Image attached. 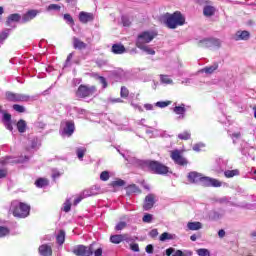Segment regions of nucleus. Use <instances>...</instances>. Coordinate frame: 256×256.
Masks as SVG:
<instances>
[{"label":"nucleus","mask_w":256,"mask_h":256,"mask_svg":"<svg viewBox=\"0 0 256 256\" xmlns=\"http://www.w3.org/2000/svg\"><path fill=\"white\" fill-rule=\"evenodd\" d=\"M126 191L128 195H133V193H141V190H139V187L137 185L132 184L126 188Z\"/></svg>","instance_id":"7c9ffc66"},{"label":"nucleus","mask_w":256,"mask_h":256,"mask_svg":"<svg viewBox=\"0 0 256 256\" xmlns=\"http://www.w3.org/2000/svg\"><path fill=\"white\" fill-rule=\"evenodd\" d=\"M215 7L213 6H206L204 7L203 13L205 15V17H213V15H215Z\"/></svg>","instance_id":"cd10ccee"},{"label":"nucleus","mask_w":256,"mask_h":256,"mask_svg":"<svg viewBox=\"0 0 256 256\" xmlns=\"http://www.w3.org/2000/svg\"><path fill=\"white\" fill-rule=\"evenodd\" d=\"M146 253H153V245L149 244L146 246Z\"/></svg>","instance_id":"338daca9"},{"label":"nucleus","mask_w":256,"mask_h":256,"mask_svg":"<svg viewBox=\"0 0 256 256\" xmlns=\"http://www.w3.org/2000/svg\"><path fill=\"white\" fill-rule=\"evenodd\" d=\"M170 157L174 161V163H176V165L185 166L188 163L187 159H185V157L181 155V151L179 150L171 151Z\"/></svg>","instance_id":"1a4fd4ad"},{"label":"nucleus","mask_w":256,"mask_h":256,"mask_svg":"<svg viewBox=\"0 0 256 256\" xmlns=\"http://www.w3.org/2000/svg\"><path fill=\"white\" fill-rule=\"evenodd\" d=\"M120 95L121 97H124V98L129 97V90L127 89V87L123 86L121 88Z\"/></svg>","instance_id":"de8ad7c7"},{"label":"nucleus","mask_w":256,"mask_h":256,"mask_svg":"<svg viewBox=\"0 0 256 256\" xmlns=\"http://www.w3.org/2000/svg\"><path fill=\"white\" fill-rule=\"evenodd\" d=\"M172 256H193V252L177 250Z\"/></svg>","instance_id":"4c0bfd02"},{"label":"nucleus","mask_w":256,"mask_h":256,"mask_svg":"<svg viewBox=\"0 0 256 256\" xmlns=\"http://www.w3.org/2000/svg\"><path fill=\"white\" fill-rule=\"evenodd\" d=\"M155 37H157V33H155V31H144L140 33L136 40V47L151 43V41H153Z\"/></svg>","instance_id":"39448f33"},{"label":"nucleus","mask_w":256,"mask_h":256,"mask_svg":"<svg viewBox=\"0 0 256 256\" xmlns=\"http://www.w3.org/2000/svg\"><path fill=\"white\" fill-rule=\"evenodd\" d=\"M79 21L80 23H89L91 21H93V19H95V16L93 15V13H89V12H85L82 11L79 13Z\"/></svg>","instance_id":"f8f14e48"},{"label":"nucleus","mask_w":256,"mask_h":256,"mask_svg":"<svg viewBox=\"0 0 256 256\" xmlns=\"http://www.w3.org/2000/svg\"><path fill=\"white\" fill-rule=\"evenodd\" d=\"M130 248L132 251H135L136 253H139V244H131Z\"/></svg>","instance_id":"6e6d98bb"},{"label":"nucleus","mask_w":256,"mask_h":256,"mask_svg":"<svg viewBox=\"0 0 256 256\" xmlns=\"http://www.w3.org/2000/svg\"><path fill=\"white\" fill-rule=\"evenodd\" d=\"M175 239V234H170L169 232H164L160 235V241H171Z\"/></svg>","instance_id":"c85d7f7f"},{"label":"nucleus","mask_w":256,"mask_h":256,"mask_svg":"<svg viewBox=\"0 0 256 256\" xmlns=\"http://www.w3.org/2000/svg\"><path fill=\"white\" fill-rule=\"evenodd\" d=\"M142 167H147L154 173H157L158 175H167L169 173V167L157 162V161H151V160H144L141 161Z\"/></svg>","instance_id":"20e7f679"},{"label":"nucleus","mask_w":256,"mask_h":256,"mask_svg":"<svg viewBox=\"0 0 256 256\" xmlns=\"http://www.w3.org/2000/svg\"><path fill=\"white\" fill-rule=\"evenodd\" d=\"M223 215H225L224 211H221V212L212 211L209 214V219H211L212 221H217V220L221 219V217H223Z\"/></svg>","instance_id":"bb28decb"},{"label":"nucleus","mask_w":256,"mask_h":256,"mask_svg":"<svg viewBox=\"0 0 256 256\" xmlns=\"http://www.w3.org/2000/svg\"><path fill=\"white\" fill-rule=\"evenodd\" d=\"M17 129L19 133H25L27 130V122H25V120H19L17 123Z\"/></svg>","instance_id":"c756f323"},{"label":"nucleus","mask_w":256,"mask_h":256,"mask_svg":"<svg viewBox=\"0 0 256 256\" xmlns=\"http://www.w3.org/2000/svg\"><path fill=\"white\" fill-rule=\"evenodd\" d=\"M144 108L146 109V111H153V109H155V105H153V104H144Z\"/></svg>","instance_id":"13d9d810"},{"label":"nucleus","mask_w":256,"mask_h":256,"mask_svg":"<svg viewBox=\"0 0 256 256\" xmlns=\"http://www.w3.org/2000/svg\"><path fill=\"white\" fill-rule=\"evenodd\" d=\"M125 227H127V223H125V222H119V223L116 225L115 229H116V231H123V229H125Z\"/></svg>","instance_id":"8fccbe9b"},{"label":"nucleus","mask_w":256,"mask_h":256,"mask_svg":"<svg viewBox=\"0 0 256 256\" xmlns=\"http://www.w3.org/2000/svg\"><path fill=\"white\" fill-rule=\"evenodd\" d=\"M162 22L168 29H177V27H181L185 23V16L179 11L172 14L166 13L162 16Z\"/></svg>","instance_id":"f03ea898"},{"label":"nucleus","mask_w":256,"mask_h":256,"mask_svg":"<svg viewBox=\"0 0 256 256\" xmlns=\"http://www.w3.org/2000/svg\"><path fill=\"white\" fill-rule=\"evenodd\" d=\"M153 205H155V195L148 194L144 200L143 209L149 211V209H153Z\"/></svg>","instance_id":"9b49d317"},{"label":"nucleus","mask_w":256,"mask_h":256,"mask_svg":"<svg viewBox=\"0 0 256 256\" xmlns=\"http://www.w3.org/2000/svg\"><path fill=\"white\" fill-rule=\"evenodd\" d=\"M103 255V249L98 248L95 252H94V256H102Z\"/></svg>","instance_id":"69168bd1"},{"label":"nucleus","mask_w":256,"mask_h":256,"mask_svg":"<svg viewBox=\"0 0 256 256\" xmlns=\"http://www.w3.org/2000/svg\"><path fill=\"white\" fill-rule=\"evenodd\" d=\"M73 47L74 49H85L87 47V44L85 42L81 41L77 37L73 38Z\"/></svg>","instance_id":"393cba45"},{"label":"nucleus","mask_w":256,"mask_h":256,"mask_svg":"<svg viewBox=\"0 0 256 256\" xmlns=\"http://www.w3.org/2000/svg\"><path fill=\"white\" fill-rule=\"evenodd\" d=\"M19 19H21V16L19 14H11L10 16H8L6 25H8V27H13V23H18Z\"/></svg>","instance_id":"a211bd4d"},{"label":"nucleus","mask_w":256,"mask_h":256,"mask_svg":"<svg viewBox=\"0 0 256 256\" xmlns=\"http://www.w3.org/2000/svg\"><path fill=\"white\" fill-rule=\"evenodd\" d=\"M217 69H219V64L214 63L211 66H207V67L203 68L202 73H206L207 75H211L212 73H215V71H217Z\"/></svg>","instance_id":"5701e85b"},{"label":"nucleus","mask_w":256,"mask_h":256,"mask_svg":"<svg viewBox=\"0 0 256 256\" xmlns=\"http://www.w3.org/2000/svg\"><path fill=\"white\" fill-rule=\"evenodd\" d=\"M187 227L189 231H199V229H203V224L201 222H188Z\"/></svg>","instance_id":"412c9836"},{"label":"nucleus","mask_w":256,"mask_h":256,"mask_svg":"<svg viewBox=\"0 0 256 256\" xmlns=\"http://www.w3.org/2000/svg\"><path fill=\"white\" fill-rule=\"evenodd\" d=\"M112 53L115 55H123V53H125V46L121 44H114L112 46Z\"/></svg>","instance_id":"4be33fe9"},{"label":"nucleus","mask_w":256,"mask_h":256,"mask_svg":"<svg viewBox=\"0 0 256 256\" xmlns=\"http://www.w3.org/2000/svg\"><path fill=\"white\" fill-rule=\"evenodd\" d=\"M63 211H65V213H69V211H71V200L67 199L64 204H63Z\"/></svg>","instance_id":"a19ab883"},{"label":"nucleus","mask_w":256,"mask_h":256,"mask_svg":"<svg viewBox=\"0 0 256 256\" xmlns=\"http://www.w3.org/2000/svg\"><path fill=\"white\" fill-rule=\"evenodd\" d=\"M3 121L6 129H8V131H13V126L11 125V114L5 113L3 115Z\"/></svg>","instance_id":"b1692460"},{"label":"nucleus","mask_w":256,"mask_h":256,"mask_svg":"<svg viewBox=\"0 0 256 256\" xmlns=\"http://www.w3.org/2000/svg\"><path fill=\"white\" fill-rule=\"evenodd\" d=\"M13 109L17 111V113H25V108L22 105L14 104Z\"/></svg>","instance_id":"a18cd8bd"},{"label":"nucleus","mask_w":256,"mask_h":256,"mask_svg":"<svg viewBox=\"0 0 256 256\" xmlns=\"http://www.w3.org/2000/svg\"><path fill=\"white\" fill-rule=\"evenodd\" d=\"M224 175L228 179H231V177H237V175H239V170H237V169H235V170H226L224 172Z\"/></svg>","instance_id":"2f4dec72"},{"label":"nucleus","mask_w":256,"mask_h":256,"mask_svg":"<svg viewBox=\"0 0 256 256\" xmlns=\"http://www.w3.org/2000/svg\"><path fill=\"white\" fill-rule=\"evenodd\" d=\"M125 185V181L121 179H116L112 182V187H123Z\"/></svg>","instance_id":"79ce46f5"},{"label":"nucleus","mask_w":256,"mask_h":256,"mask_svg":"<svg viewBox=\"0 0 256 256\" xmlns=\"http://www.w3.org/2000/svg\"><path fill=\"white\" fill-rule=\"evenodd\" d=\"M199 43L200 47H213L214 45H220L219 40L213 38L201 40Z\"/></svg>","instance_id":"2eb2a0df"},{"label":"nucleus","mask_w":256,"mask_h":256,"mask_svg":"<svg viewBox=\"0 0 256 256\" xmlns=\"http://www.w3.org/2000/svg\"><path fill=\"white\" fill-rule=\"evenodd\" d=\"M235 41H247L249 39V32L247 31H238L234 36Z\"/></svg>","instance_id":"f3484780"},{"label":"nucleus","mask_w":256,"mask_h":256,"mask_svg":"<svg viewBox=\"0 0 256 256\" xmlns=\"http://www.w3.org/2000/svg\"><path fill=\"white\" fill-rule=\"evenodd\" d=\"M73 253L77 256H91L93 255V249H91V247L80 245L74 248Z\"/></svg>","instance_id":"9d476101"},{"label":"nucleus","mask_w":256,"mask_h":256,"mask_svg":"<svg viewBox=\"0 0 256 256\" xmlns=\"http://www.w3.org/2000/svg\"><path fill=\"white\" fill-rule=\"evenodd\" d=\"M137 48L146 53V55H155V50L147 44L137 46Z\"/></svg>","instance_id":"aec40b11"},{"label":"nucleus","mask_w":256,"mask_h":256,"mask_svg":"<svg viewBox=\"0 0 256 256\" xmlns=\"http://www.w3.org/2000/svg\"><path fill=\"white\" fill-rule=\"evenodd\" d=\"M188 181L202 187H221L223 183L215 178L204 176L199 172H190L188 174Z\"/></svg>","instance_id":"f257e3e1"},{"label":"nucleus","mask_w":256,"mask_h":256,"mask_svg":"<svg viewBox=\"0 0 256 256\" xmlns=\"http://www.w3.org/2000/svg\"><path fill=\"white\" fill-rule=\"evenodd\" d=\"M71 59H73V53H70L66 59L65 67H68L69 63H71Z\"/></svg>","instance_id":"e2e57ef3"},{"label":"nucleus","mask_w":256,"mask_h":256,"mask_svg":"<svg viewBox=\"0 0 256 256\" xmlns=\"http://www.w3.org/2000/svg\"><path fill=\"white\" fill-rule=\"evenodd\" d=\"M171 101H160L155 103V107H160V109H165V107H169Z\"/></svg>","instance_id":"58836bf2"},{"label":"nucleus","mask_w":256,"mask_h":256,"mask_svg":"<svg viewBox=\"0 0 256 256\" xmlns=\"http://www.w3.org/2000/svg\"><path fill=\"white\" fill-rule=\"evenodd\" d=\"M198 256H211V252L206 248L196 250Z\"/></svg>","instance_id":"e433bc0d"},{"label":"nucleus","mask_w":256,"mask_h":256,"mask_svg":"<svg viewBox=\"0 0 256 256\" xmlns=\"http://www.w3.org/2000/svg\"><path fill=\"white\" fill-rule=\"evenodd\" d=\"M75 132V124L71 121H64L61 123L60 133L62 137H71Z\"/></svg>","instance_id":"0eeeda50"},{"label":"nucleus","mask_w":256,"mask_h":256,"mask_svg":"<svg viewBox=\"0 0 256 256\" xmlns=\"http://www.w3.org/2000/svg\"><path fill=\"white\" fill-rule=\"evenodd\" d=\"M109 173L107 171H103L101 174H100V179L101 181H109Z\"/></svg>","instance_id":"3c124183"},{"label":"nucleus","mask_w":256,"mask_h":256,"mask_svg":"<svg viewBox=\"0 0 256 256\" xmlns=\"http://www.w3.org/2000/svg\"><path fill=\"white\" fill-rule=\"evenodd\" d=\"M203 149H205V143H202V142L197 143L193 146V151L199 152V151H203Z\"/></svg>","instance_id":"37998d69"},{"label":"nucleus","mask_w":256,"mask_h":256,"mask_svg":"<svg viewBox=\"0 0 256 256\" xmlns=\"http://www.w3.org/2000/svg\"><path fill=\"white\" fill-rule=\"evenodd\" d=\"M173 112L175 113V115H178V119H185V113H187L185 104H181L180 106H175L173 108Z\"/></svg>","instance_id":"ddd939ff"},{"label":"nucleus","mask_w":256,"mask_h":256,"mask_svg":"<svg viewBox=\"0 0 256 256\" xmlns=\"http://www.w3.org/2000/svg\"><path fill=\"white\" fill-rule=\"evenodd\" d=\"M39 15V10H29L26 14L23 15L22 20L24 23L28 21H33Z\"/></svg>","instance_id":"4468645a"},{"label":"nucleus","mask_w":256,"mask_h":256,"mask_svg":"<svg viewBox=\"0 0 256 256\" xmlns=\"http://www.w3.org/2000/svg\"><path fill=\"white\" fill-rule=\"evenodd\" d=\"M218 236L220 237V239H223V237H225V230H223V229L219 230Z\"/></svg>","instance_id":"774afa93"},{"label":"nucleus","mask_w":256,"mask_h":256,"mask_svg":"<svg viewBox=\"0 0 256 256\" xmlns=\"http://www.w3.org/2000/svg\"><path fill=\"white\" fill-rule=\"evenodd\" d=\"M97 92V88L95 86H85L81 85L79 86L77 92H76V97L79 99H85V97H91L95 95Z\"/></svg>","instance_id":"423d86ee"},{"label":"nucleus","mask_w":256,"mask_h":256,"mask_svg":"<svg viewBox=\"0 0 256 256\" xmlns=\"http://www.w3.org/2000/svg\"><path fill=\"white\" fill-rule=\"evenodd\" d=\"M159 235V232L157 229H153L150 231V237H157Z\"/></svg>","instance_id":"0e129e2a"},{"label":"nucleus","mask_w":256,"mask_h":256,"mask_svg":"<svg viewBox=\"0 0 256 256\" xmlns=\"http://www.w3.org/2000/svg\"><path fill=\"white\" fill-rule=\"evenodd\" d=\"M122 23H123L124 27H127L130 25L131 22H129V19H127V17L123 16Z\"/></svg>","instance_id":"680f3d73"},{"label":"nucleus","mask_w":256,"mask_h":256,"mask_svg":"<svg viewBox=\"0 0 256 256\" xmlns=\"http://www.w3.org/2000/svg\"><path fill=\"white\" fill-rule=\"evenodd\" d=\"M85 153H87L86 148L81 147V148H77L76 150V155L80 161H83V157H85Z\"/></svg>","instance_id":"72a5a7b5"},{"label":"nucleus","mask_w":256,"mask_h":256,"mask_svg":"<svg viewBox=\"0 0 256 256\" xmlns=\"http://www.w3.org/2000/svg\"><path fill=\"white\" fill-rule=\"evenodd\" d=\"M126 240H127V235H113L110 237L111 243H114L116 245H119V243Z\"/></svg>","instance_id":"6ab92c4d"},{"label":"nucleus","mask_w":256,"mask_h":256,"mask_svg":"<svg viewBox=\"0 0 256 256\" xmlns=\"http://www.w3.org/2000/svg\"><path fill=\"white\" fill-rule=\"evenodd\" d=\"M230 136L232 137L233 141L235 142V139H239V137H241V132H236V133L230 134Z\"/></svg>","instance_id":"bf43d9fd"},{"label":"nucleus","mask_w":256,"mask_h":256,"mask_svg":"<svg viewBox=\"0 0 256 256\" xmlns=\"http://www.w3.org/2000/svg\"><path fill=\"white\" fill-rule=\"evenodd\" d=\"M9 233H10L9 228H7L5 226H0V238L7 237V235H9Z\"/></svg>","instance_id":"ea45409f"},{"label":"nucleus","mask_w":256,"mask_h":256,"mask_svg":"<svg viewBox=\"0 0 256 256\" xmlns=\"http://www.w3.org/2000/svg\"><path fill=\"white\" fill-rule=\"evenodd\" d=\"M143 223H151L153 221L152 214H145L142 218Z\"/></svg>","instance_id":"c03bdc74"},{"label":"nucleus","mask_w":256,"mask_h":256,"mask_svg":"<svg viewBox=\"0 0 256 256\" xmlns=\"http://www.w3.org/2000/svg\"><path fill=\"white\" fill-rule=\"evenodd\" d=\"M7 163H11V157L0 159V165H7Z\"/></svg>","instance_id":"5fc2aeb1"},{"label":"nucleus","mask_w":256,"mask_h":256,"mask_svg":"<svg viewBox=\"0 0 256 256\" xmlns=\"http://www.w3.org/2000/svg\"><path fill=\"white\" fill-rule=\"evenodd\" d=\"M9 37V30H5L0 34V42L5 41Z\"/></svg>","instance_id":"603ef678"},{"label":"nucleus","mask_w":256,"mask_h":256,"mask_svg":"<svg viewBox=\"0 0 256 256\" xmlns=\"http://www.w3.org/2000/svg\"><path fill=\"white\" fill-rule=\"evenodd\" d=\"M97 80L99 81V83H101L103 89H106V87H107V80L105 79V77L97 76Z\"/></svg>","instance_id":"49530a36"},{"label":"nucleus","mask_w":256,"mask_h":256,"mask_svg":"<svg viewBox=\"0 0 256 256\" xmlns=\"http://www.w3.org/2000/svg\"><path fill=\"white\" fill-rule=\"evenodd\" d=\"M56 239L59 245H63V243H65V231L60 230Z\"/></svg>","instance_id":"f704fd0d"},{"label":"nucleus","mask_w":256,"mask_h":256,"mask_svg":"<svg viewBox=\"0 0 256 256\" xmlns=\"http://www.w3.org/2000/svg\"><path fill=\"white\" fill-rule=\"evenodd\" d=\"M47 9L48 11H59L61 9V6L57 4H50Z\"/></svg>","instance_id":"864d4df0"},{"label":"nucleus","mask_w":256,"mask_h":256,"mask_svg":"<svg viewBox=\"0 0 256 256\" xmlns=\"http://www.w3.org/2000/svg\"><path fill=\"white\" fill-rule=\"evenodd\" d=\"M64 20L67 21L69 25H75V21H73V17L69 14H64Z\"/></svg>","instance_id":"09e8293b"},{"label":"nucleus","mask_w":256,"mask_h":256,"mask_svg":"<svg viewBox=\"0 0 256 256\" xmlns=\"http://www.w3.org/2000/svg\"><path fill=\"white\" fill-rule=\"evenodd\" d=\"M160 83L162 85H173V79L169 75H160Z\"/></svg>","instance_id":"a878e982"},{"label":"nucleus","mask_w":256,"mask_h":256,"mask_svg":"<svg viewBox=\"0 0 256 256\" xmlns=\"http://www.w3.org/2000/svg\"><path fill=\"white\" fill-rule=\"evenodd\" d=\"M10 211L14 215V217L25 219V217H29V211H31V207L26 203L14 200L11 203Z\"/></svg>","instance_id":"7ed1b4c3"},{"label":"nucleus","mask_w":256,"mask_h":256,"mask_svg":"<svg viewBox=\"0 0 256 256\" xmlns=\"http://www.w3.org/2000/svg\"><path fill=\"white\" fill-rule=\"evenodd\" d=\"M39 253L41 256H51L53 255V250L51 249V246L43 244L39 247Z\"/></svg>","instance_id":"dca6fc26"},{"label":"nucleus","mask_w":256,"mask_h":256,"mask_svg":"<svg viewBox=\"0 0 256 256\" xmlns=\"http://www.w3.org/2000/svg\"><path fill=\"white\" fill-rule=\"evenodd\" d=\"M36 187H47V185H49V180L45 179V178H39L36 182H35Z\"/></svg>","instance_id":"c9c22d12"},{"label":"nucleus","mask_w":256,"mask_h":256,"mask_svg":"<svg viewBox=\"0 0 256 256\" xmlns=\"http://www.w3.org/2000/svg\"><path fill=\"white\" fill-rule=\"evenodd\" d=\"M178 139H181L182 141H189V139H191V132L184 131L178 134Z\"/></svg>","instance_id":"473e14b6"},{"label":"nucleus","mask_w":256,"mask_h":256,"mask_svg":"<svg viewBox=\"0 0 256 256\" xmlns=\"http://www.w3.org/2000/svg\"><path fill=\"white\" fill-rule=\"evenodd\" d=\"M7 177V170L0 169V179H5Z\"/></svg>","instance_id":"052dcab7"},{"label":"nucleus","mask_w":256,"mask_h":256,"mask_svg":"<svg viewBox=\"0 0 256 256\" xmlns=\"http://www.w3.org/2000/svg\"><path fill=\"white\" fill-rule=\"evenodd\" d=\"M131 105L134 109H137L138 111H140V113H143V107L139 106V104L131 102Z\"/></svg>","instance_id":"4d7b16f0"},{"label":"nucleus","mask_w":256,"mask_h":256,"mask_svg":"<svg viewBox=\"0 0 256 256\" xmlns=\"http://www.w3.org/2000/svg\"><path fill=\"white\" fill-rule=\"evenodd\" d=\"M6 99H7V101H12L13 103L27 102V101H29V96H27L25 94H17V93H13V92H7Z\"/></svg>","instance_id":"6e6552de"}]
</instances>
